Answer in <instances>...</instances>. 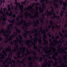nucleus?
Returning <instances> with one entry per match:
<instances>
[{"instance_id": "nucleus-1", "label": "nucleus", "mask_w": 67, "mask_h": 67, "mask_svg": "<svg viewBox=\"0 0 67 67\" xmlns=\"http://www.w3.org/2000/svg\"><path fill=\"white\" fill-rule=\"evenodd\" d=\"M45 1V0H41L40 1V2L41 3L43 2L42 3V10L40 9V13H42L43 11V10H44V8H45V3H44V2Z\"/></svg>"}, {"instance_id": "nucleus-2", "label": "nucleus", "mask_w": 67, "mask_h": 67, "mask_svg": "<svg viewBox=\"0 0 67 67\" xmlns=\"http://www.w3.org/2000/svg\"><path fill=\"white\" fill-rule=\"evenodd\" d=\"M15 1L14 4H16V6H16L15 9L16 10H18V5L20 6V3H17V0H15Z\"/></svg>"}, {"instance_id": "nucleus-3", "label": "nucleus", "mask_w": 67, "mask_h": 67, "mask_svg": "<svg viewBox=\"0 0 67 67\" xmlns=\"http://www.w3.org/2000/svg\"><path fill=\"white\" fill-rule=\"evenodd\" d=\"M25 31L26 32V33H24V34H23V35L24 36L25 38H26V37L27 36V34H26V33H28V32H29V34H31V32L29 31Z\"/></svg>"}, {"instance_id": "nucleus-4", "label": "nucleus", "mask_w": 67, "mask_h": 67, "mask_svg": "<svg viewBox=\"0 0 67 67\" xmlns=\"http://www.w3.org/2000/svg\"><path fill=\"white\" fill-rule=\"evenodd\" d=\"M46 34L45 32H44V35L43 36L44 37L43 40L44 41H45V42H46L47 43H48V42L47 41L46 39H46V38L47 37L46 36Z\"/></svg>"}, {"instance_id": "nucleus-5", "label": "nucleus", "mask_w": 67, "mask_h": 67, "mask_svg": "<svg viewBox=\"0 0 67 67\" xmlns=\"http://www.w3.org/2000/svg\"><path fill=\"white\" fill-rule=\"evenodd\" d=\"M6 14L7 15L9 16H12V11H10V13H9V12H7Z\"/></svg>"}, {"instance_id": "nucleus-6", "label": "nucleus", "mask_w": 67, "mask_h": 67, "mask_svg": "<svg viewBox=\"0 0 67 67\" xmlns=\"http://www.w3.org/2000/svg\"><path fill=\"white\" fill-rule=\"evenodd\" d=\"M55 1L56 2V1L58 2V0H55V1H54V5H55V7L56 8H57L58 7V5L56 3H55V2H54Z\"/></svg>"}, {"instance_id": "nucleus-7", "label": "nucleus", "mask_w": 67, "mask_h": 67, "mask_svg": "<svg viewBox=\"0 0 67 67\" xmlns=\"http://www.w3.org/2000/svg\"><path fill=\"white\" fill-rule=\"evenodd\" d=\"M9 64H10L11 65V66L12 65V62H11V59H10V61L9 62H8V64L7 65H5V67H8V66H9Z\"/></svg>"}, {"instance_id": "nucleus-8", "label": "nucleus", "mask_w": 67, "mask_h": 67, "mask_svg": "<svg viewBox=\"0 0 67 67\" xmlns=\"http://www.w3.org/2000/svg\"><path fill=\"white\" fill-rule=\"evenodd\" d=\"M33 44V46H35V47L34 48V49H35L36 50H37L38 49V48L37 47V46H35V42H32Z\"/></svg>"}, {"instance_id": "nucleus-9", "label": "nucleus", "mask_w": 67, "mask_h": 67, "mask_svg": "<svg viewBox=\"0 0 67 67\" xmlns=\"http://www.w3.org/2000/svg\"><path fill=\"white\" fill-rule=\"evenodd\" d=\"M53 14L55 18H56V19H57V18H58L59 19H60V17H59V16H56V14H55V13H53Z\"/></svg>"}, {"instance_id": "nucleus-10", "label": "nucleus", "mask_w": 67, "mask_h": 67, "mask_svg": "<svg viewBox=\"0 0 67 67\" xmlns=\"http://www.w3.org/2000/svg\"><path fill=\"white\" fill-rule=\"evenodd\" d=\"M42 15L43 17V18H42V19H40V21L41 22V23H43V20H44V14H42Z\"/></svg>"}, {"instance_id": "nucleus-11", "label": "nucleus", "mask_w": 67, "mask_h": 67, "mask_svg": "<svg viewBox=\"0 0 67 67\" xmlns=\"http://www.w3.org/2000/svg\"><path fill=\"white\" fill-rule=\"evenodd\" d=\"M63 4L64 7L62 8V9L63 10H65L66 9V5H64V4H65V3H64V2H63Z\"/></svg>"}, {"instance_id": "nucleus-12", "label": "nucleus", "mask_w": 67, "mask_h": 67, "mask_svg": "<svg viewBox=\"0 0 67 67\" xmlns=\"http://www.w3.org/2000/svg\"><path fill=\"white\" fill-rule=\"evenodd\" d=\"M38 41V42L40 43V44H42V43L41 42L42 41L41 40V37H40L39 38V40Z\"/></svg>"}, {"instance_id": "nucleus-13", "label": "nucleus", "mask_w": 67, "mask_h": 67, "mask_svg": "<svg viewBox=\"0 0 67 67\" xmlns=\"http://www.w3.org/2000/svg\"><path fill=\"white\" fill-rule=\"evenodd\" d=\"M15 30H16L17 31H17V32L18 33H20V32H21V31L19 29L17 28V27L16 26L15 27Z\"/></svg>"}, {"instance_id": "nucleus-14", "label": "nucleus", "mask_w": 67, "mask_h": 67, "mask_svg": "<svg viewBox=\"0 0 67 67\" xmlns=\"http://www.w3.org/2000/svg\"><path fill=\"white\" fill-rule=\"evenodd\" d=\"M29 14H30L31 15L30 16V18L32 20H34V18H36V17H35V16H34V17H33V16L30 13H29Z\"/></svg>"}, {"instance_id": "nucleus-15", "label": "nucleus", "mask_w": 67, "mask_h": 67, "mask_svg": "<svg viewBox=\"0 0 67 67\" xmlns=\"http://www.w3.org/2000/svg\"><path fill=\"white\" fill-rule=\"evenodd\" d=\"M10 20H8V22H10L11 23H14V22H15V21H14V20L13 19H12L10 21Z\"/></svg>"}, {"instance_id": "nucleus-16", "label": "nucleus", "mask_w": 67, "mask_h": 67, "mask_svg": "<svg viewBox=\"0 0 67 67\" xmlns=\"http://www.w3.org/2000/svg\"><path fill=\"white\" fill-rule=\"evenodd\" d=\"M8 11H11V8L10 7V5H8Z\"/></svg>"}, {"instance_id": "nucleus-17", "label": "nucleus", "mask_w": 67, "mask_h": 67, "mask_svg": "<svg viewBox=\"0 0 67 67\" xmlns=\"http://www.w3.org/2000/svg\"><path fill=\"white\" fill-rule=\"evenodd\" d=\"M59 34L60 36H61V37H62L63 38L61 39V40H63V34L61 33L60 32H59Z\"/></svg>"}, {"instance_id": "nucleus-18", "label": "nucleus", "mask_w": 67, "mask_h": 67, "mask_svg": "<svg viewBox=\"0 0 67 67\" xmlns=\"http://www.w3.org/2000/svg\"><path fill=\"white\" fill-rule=\"evenodd\" d=\"M26 0H25V1H24L21 2V3L22 4H25L26 3Z\"/></svg>"}, {"instance_id": "nucleus-19", "label": "nucleus", "mask_w": 67, "mask_h": 67, "mask_svg": "<svg viewBox=\"0 0 67 67\" xmlns=\"http://www.w3.org/2000/svg\"><path fill=\"white\" fill-rule=\"evenodd\" d=\"M10 40L12 41V38H10L9 40H8L7 41H4V43H7V42H8V41H10Z\"/></svg>"}, {"instance_id": "nucleus-20", "label": "nucleus", "mask_w": 67, "mask_h": 67, "mask_svg": "<svg viewBox=\"0 0 67 67\" xmlns=\"http://www.w3.org/2000/svg\"><path fill=\"white\" fill-rule=\"evenodd\" d=\"M59 53H61V54H63V53H64V54H66L67 53L66 51H65L64 50L63 51H62L61 52H59Z\"/></svg>"}, {"instance_id": "nucleus-21", "label": "nucleus", "mask_w": 67, "mask_h": 67, "mask_svg": "<svg viewBox=\"0 0 67 67\" xmlns=\"http://www.w3.org/2000/svg\"><path fill=\"white\" fill-rule=\"evenodd\" d=\"M67 30H65V32H66V33H65V34H66L64 35V36L65 37H67V34H66V33H67Z\"/></svg>"}, {"instance_id": "nucleus-22", "label": "nucleus", "mask_w": 67, "mask_h": 67, "mask_svg": "<svg viewBox=\"0 0 67 67\" xmlns=\"http://www.w3.org/2000/svg\"><path fill=\"white\" fill-rule=\"evenodd\" d=\"M3 35H4V36H5V37H8L9 36V34H8L7 35H5V33H4Z\"/></svg>"}, {"instance_id": "nucleus-23", "label": "nucleus", "mask_w": 67, "mask_h": 67, "mask_svg": "<svg viewBox=\"0 0 67 67\" xmlns=\"http://www.w3.org/2000/svg\"><path fill=\"white\" fill-rule=\"evenodd\" d=\"M63 12H64V11H62V12H61V13L60 14V15L61 16H63Z\"/></svg>"}, {"instance_id": "nucleus-24", "label": "nucleus", "mask_w": 67, "mask_h": 67, "mask_svg": "<svg viewBox=\"0 0 67 67\" xmlns=\"http://www.w3.org/2000/svg\"><path fill=\"white\" fill-rule=\"evenodd\" d=\"M16 17V15L14 14L13 15V19H15Z\"/></svg>"}, {"instance_id": "nucleus-25", "label": "nucleus", "mask_w": 67, "mask_h": 67, "mask_svg": "<svg viewBox=\"0 0 67 67\" xmlns=\"http://www.w3.org/2000/svg\"><path fill=\"white\" fill-rule=\"evenodd\" d=\"M47 13H48L47 15L48 16V15H52V14H51V13H49V12H48V11H47Z\"/></svg>"}, {"instance_id": "nucleus-26", "label": "nucleus", "mask_w": 67, "mask_h": 67, "mask_svg": "<svg viewBox=\"0 0 67 67\" xmlns=\"http://www.w3.org/2000/svg\"><path fill=\"white\" fill-rule=\"evenodd\" d=\"M52 59H54V60H57V58H56V57H55V56H53V57H52Z\"/></svg>"}, {"instance_id": "nucleus-27", "label": "nucleus", "mask_w": 67, "mask_h": 67, "mask_svg": "<svg viewBox=\"0 0 67 67\" xmlns=\"http://www.w3.org/2000/svg\"><path fill=\"white\" fill-rule=\"evenodd\" d=\"M53 66H54L55 67H56V66L57 65V64L56 63V62H55V64L53 63Z\"/></svg>"}, {"instance_id": "nucleus-28", "label": "nucleus", "mask_w": 67, "mask_h": 67, "mask_svg": "<svg viewBox=\"0 0 67 67\" xmlns=\"http://www.w3.org/2000/svg\"><path fill=\"white\" fill-rule=\"evenodd\" d=\"M15 35H13L12 36H11V37H15V36H16L17 35L16 34V33L15 32L14 33Z\"/></svg>"}, {"instance_id": "nucleus-29", "label": "nucleus", "mask_w": 67, "mask_h": 67, "mask_svg": "<svg viewBox=\"0 0 67 67\" xmlns=\"http://www.w3.org/2000/svg\"><path fill=\"white\" fill-rule=\"evenodd\" d=\"M50 24L51 25H52L53 24V23L52 21H51L50 22Z\"/></svg>"}, {"instance_id": "nucleus-30", "label": "nucleus", "mask_w": 67, "mask_h": 67, "mask_svg": "<svg viewBox=\"0 0 67 67\" xmlns=\"http://www.w3.org/2000/svg\"><path fill=\"white\" fill-rule=\"evenodd\" d=\"M48 35L49 37H52V35H51V34L50 33H48Z\"/></svg>"}, {"instance_id": "nucleus-31", "label": "nucleus", "mask_w": 67, "mask_h": 67, "mask_svg": "<svg viewBox=\"0 0 67 67\" xmlns=\"http://www.w3.org/2000/svg\"><path fill=\"white\" fill-rule=\"evenodd\" d=\"M36 31H37V30L35 28V31H34V30H33V31L32 32V33H34V32H35Z\"/></svg>"}, {"instance_id": "nucleus-32", "label": "nucleus", "mask_w": 67, "mask_h": 67, "mask_svg": "<svg viewBox=\"0 0 67 67\" xmlns=\"http://www.w3.org/2000/svg\"><path fill=\"white\" fill-rule=\"evenodd\" d=\"M8 58H7L6 59L7 60H9V59H10V54H9L8 55Z\"/></svg>"}, {"instance_id": "nucleus-33", "label": "nucleus", "mask_w": 67, "mask_h": 67, "mask_svg": "<svg viewBox=\"0 0 67 67\" xmlns=\"http://www.w3.org/2000/svg\"><path fill=\"white\" fill-rule=\"evenodd\" d=\"M2 2V3H5V1H4V0H0Z\"/></svg>"}, {"instance_id": "nucleus-34", "label": "nucleus", "mask_w": 67, "mask_h": 67, "mask_svg": "<svg viewBox=\"0 0 67 67\" xmlns=\"http://www.w3.org/2000/svg\"><path fill=\"white\" fill-rule=\"evenodd\" d=\"M10 26H7V29H8V31H10Z\"/></svg>"}, {"instance_id": "nucleus-35", "label": "nucleus", "mask_w": 67, "mask_h": 67, "mask_svg": "<svg viewBox=\"0 0 67 67\" xmlns=\"http://www.w3.org/2000/svg\"><path fill=\"white\" fill-rule=\"evenodd\" d=\"M17 61H18V63H23V62H22V61L20 62L19 61V60L18 59H17Z\"/></svg>"}, {"instance_id": "nucleus-36", "label": "nucleus", "mask_w": 67, "mask_h": 67, "mask_svg": "<svg viewBox=\"0 0 67 67\" xmlns=\"http://www.w3.org/2000/svg\"><path fill=\"white\" fill-rule=\"evenodd\" d=\"M10 46H9L8 47V48H7L5 49V50L7 51H8V49H10Z\"/></svg>"}, {"instance_id": "nucleus-37", "label": "nucleus", "mask_w": 67, "mask_h": 67, "mask_svg": "<svg viewBox=\"0 0 67 67\" xmlns=\"http://www.w3.org/2000/svg\"><path fill=\"white\" fill-rule=\"evenodd\" d=\"M15 45L16 46V48H18V45L16 44H15Z\"/></svg>"}, {"instance_id": "nucleus-38", "label": "nucleus", "mask_w": 67, "mask_h": 67, "mask_svg": "<svg viewBox=\"0 0 67 67\" xmlns=\"http://www.w3.org/2000/svg\"><path fill=\"white\" fill-rule=\"evenodd\" d=\"M42 59H43V58H41L39 60V61H40V62H42Z\"/></svg>"}, {"instance_id": "nucleus-39", "label": "nucleus", "mask_w": 67, "mask_h": 67, "mask_svg": "<svg viewBox=\"0 0 67 67\" xmlns=\"http://www.w3.org/2000/svg\"><path fill=\"white\" fill-rule=\"evenodd\" d=\"M40 3H36V5H40Z\"/></svg>"}, {"instance_id": "nucleus-40", "label": "nucleus", "mask_w": 67, "mask_h": 67, "mask_svg": "<svg viewBox=\"0 0 67 67\" xmlns=\"http://www.w3.org/2000/svg\"><path fill=\"white\" fill-rule=\"evenodd\" d=\"M10 44H11V45H12L13 44V42L11 41L10 42Z\"/></svg>"}, {"instance_id": "nucleus-41", "label": "nucleus", "mask_w": 67, "mask_h": 67, "mask_svg": "<svg viewBox=\"0 0 67 67\" xmlns=\"http://www.w3.org/2000/svg\"><path fill=\"white\" fill-rule=\"evenodd\" d=\"M20 10H21V12H24V11L23 10V8H20Z\"/></svg>"}, {"instance_id": "nucleus-42", "label": "nucleus", "mask_w": 67, "mask_h": 67, "mask_svg": "<svg viewBox=\"0 0 67 67\" xmlns=\"http://www.w3.org/2000/svg\"><path fill=\"white\" fill-rule=\"evenodd\" d=\"M52 27L53 30H54V29L55 28V26H53L52 25Z\"/></svg>"}, {"instance_id": "nucleus-43", "label": "nucleus", "mask_w": 67, "mask_h": 67, "mask_svg": "<svg viewBox=\"0 0 67 67\" xmlns=\"http://www.w3.org/2000/svg\"><path fill=\"white\" fill-rule=\"evenodd\" d=\"M3 10L4 12H5L7 10V9L5 8H4L3 9Z\"/></svg>"}, {"instance_id": "nucleus-44", "label": "nucleus", "mask_w": 67, "mask_h": 67, "mask_svg": "<svg viewBox=\"0 0 67 67\" xmlns=\"http://www.w3.org/2000/svg\"><path fill=\"white\" fill-rule=\"evenodd\" d=\"M46 29H47V30H45V31L46 32H47L48 31V29L47 28V27L45 28Z\"/></svg>"}, {"instance_id": "nucleus-45", "label": "nucleus", "mask_w": 67, "mask_h": 67, "mask_svg": "<svg viewBox=\"0 0 67 67\" xmlns=\"http://www.w3.org/2000/svg\"><path fill=\"white\" fill-rule=\"evenodd\" d=\"M33 53H34V55H35V56H36V54H35V52L34 51H33Z\"/></svg>"}, {"instance_id": "nucleus-46", "label": "nucleus", "mask_w": 67, "mask_h": 67, "mask_svg": "<svg viewBox=\"0 0 67 67\" xmlns=\"http://www.w3.org/2000/svg\"><path fill=\"white\" fill-rule=\"evenodd\" d=\"M16 20L18 22H19V18L17 17Z\"/></svg>"}, {"instance_id": "nucleus-47", "label": "nucleus", "mask_w": 67, "mask_h": 67, "mask_svg": "<svg viewBox=\"0 0 67 67\" xmlns=\"http://www.w3.org/2000/svg\"><path fill=\"white\" fill-rule=\"evenodd\" d=\"M18 17H19V18H22V19L23 18V15H21V16H19Z\"/></svg>"}, {"instance_id": "nucleus-48", "label": "nucleus", "mask_w": 67, "mask_h": 67, "mask_svg": "<svg viewBox=\"0 0 67 67\" xmlns=\"http://www.w3.org/2000/svg\"><path fill=\"white\" fill-rule=\"evenodd\" d=\"M0 59L1 60H1H0V62H3V60H2V59L0 57Z\"/></svg>"}, {"instance_id": "nucleus-49", "label": "nucleus", "mask_w": 67, "mask_h": 67, "mask_svg": "<svg viewBox=\"0 0 67 67\" xmlns=\"http://www.w3.org/2000/svg\"><path fill=\"white\" fill-rule=\"evenodd\" d=\"M29 7H28L27 8H25L24 9V10H28V9H29Z\"/></svg>"}, {"instance_id": "nucleus-50", "label": "nucleus", "mask_w": 67, "mask_h": 67, "mask_svg": "<svg viewBox=\"0 0 67 67\" xmlns=\"http://www.w3.org/2000/svg\"><path fill=\"white\" fill-rule=\"evenodd\" d=\"M48 0H46V3L48 4V3H49V2L48 1Z\"/></svg>"}, {"instance_id": "nucleus-51", "label": "nucleus", "mask_w": 67, "mask_h": 67, "mask_svg": "<svg viewBox=\"0 0 67 67\" xmlns=\"http://www.w3.org/2000/svg\"><path fill=\"white\" fill-rule=\"evenodd\" d=\"M21 21H22L23 22H26V21H25V20H23V19H21Z\"/></svg>"}, {"instance_id": "nucleus-52", "label": "nucleus", "mask_w": 67, "mask_h": 67, "mask_svg": "<svg viewBox=\"0 0 67 67\" xmlns=\"http://www.w3.org/2000/svg\"><path fill=\"white\" fill-rule=\"evenodd\" d=\"M67 26V23H66V24L64 26L65 27H66Z\"/></svg>"}, {"instance_id": "nucleus-53", "label": "nucleus", "mask_w": 67, "mask_h": 67, "mask_svg": "<svg viewBox=\"0 0 67 67\" xmlns=\"http://www.w3.org/2000/svg\"><path fill=\"white\" fill-rule=\"evenodd\" d=\"M23 66L24 67H26V64H23Z\"/></svg>"}, {"instance_id": "nucleus-54", "label": "nucleus", "mask_w": 67, "mask_h": 67, "mask_svg": "<svg viewBox=\"0 0 67 67\" xmlns=\"http://www.w3.org/2000/svg\"><path fill=\"white\" fill-rule=\"evenodd\" d=\"M28 24L29 25H31V24H33V23H28Z\"/></svg>"}, {"instance_id": "nucleus-55", "label": "nucleus", "mask_w": 67, "mask_h": 67, "mask_svg": "<svg viewBox=\"0 0 67 67\" xmlns=\"http://www.w3.org/2000/svg\"><path fill=\"white\" fill-rule=\"evenodd\" d=\"M49 41L50 43H52V40L51 39L49 40Z\"/></svg>"}, {"instance_id": "nucleus-56", "label": "nucleus", "mask_w": 67, "mask_h": 67, "mask_svg": "<svg viewBox=\"0 0 67 67\" xmlns=\"http://www.w3.org/2000/svg\"><path fill=\"white\" fill-rule=\"evenodd\" d=\"M34 27H36L37 26V24H34Z\"/></svg>"}, {"instance_id": "nucleus-57", "label": "nucleus", "mask_w": 67, "mask_h": 67, "mask_svg": "<svg viewBox=\"0 0 67 67\" xmlns=\"http://www.w3.org/2000/svg\"><path fill=\"white\" fill-rule=\"evenodd\" d=\"M62 32L63 33H65V30H64V29H62Z\"/></svg>"}, {"instance_id": "nucleus-58", "label": "nucleus", "mask_w": 67, "mask_h": 67, "mask_svg": "<svg viewBox=\"0 0 67 67\" xmlns=\"http://www.w3.org/2000/svg\"><path fill=\"white\" fill-rule=\"evenodd\" d=\"M18 37H20V38H22V37L20 35H19L18 36Z\"/></svg>"}, {"instance_id": "nucleus-59", "label": "nucleus", "mask_w": 67, "mask_h": 67, "mask_svg": "<svg viewBox=\"0 0 67 67\" xmlns=\"http://www.w3.org/2000/svg\"><path fill=\"white\" fill-rule=\"evenodd\" d=\"M18 58H21V56L20 55H19L18 57Z\"/></svg>"}, {"instance_id": "nucleus-60", "label": "nucleus", "mask_w": 67, "mask_h": 67, "mask_svg": "<svg viewBox=\"0 0 67 67\" xmlns=\"http://www.w3.org/2000/svg\"><path fill=\"white\" fill-rule=\"evenodd\" d=\"M2 31H3V32H4V29H2V30L1 31V32H2Z\"/></svg>"}, {"instance_id": "nucleus-61", "label": "nucleus", "mask_w": 67, "mask_h": 67, "mask_svg": "<svg viewBox=\"0 0 67 67\" xmlns=\"http://www.w3.org/2000/svg\"><path fill=\"white\" fill-rule=\"evenodd\" d=\"M5 24V22H3L2 23V24H3V25H4Z\"/></svg>"}, {"instance_id": "nucleus-62", "label": "nucleus", "mask_w": 67, "mask_h": 67, "mask_svg": "<svg viewBox=\"0 0 67 67\" xmlns=\"http://www.w3.org/2000/svg\"><path fill=\"white\" fill-rule=\"evenodd\" d=\"M38 51L39 52V53H41V52H40V49H38Z\"/></svg>"}, {"instance_id": "nucleus-63", "label": "nucleus", "mask_w": 67, "mask_h": 67, "mask_svg": "<svg viewBox=\"0 0 67 67\" xmlns=\"http://www.w3.org/2000/svg\"><path fill=\"white\" fill-rule=\"evenodd\" d=\"M56 38H59V36L58 35L56 37Z\"/></svg>"}, {"instance_id": "nucleus-64", "label": "nucleus", "mask_w": 67, "mask_h": 67, "mask_svg": "<svg viewBox=\"0 0 67 67\" xmlns=\"http://www.w3.org/2000/svg\"><path fill=\"white\" fill-rule=\"evenodd\" d=\"M14 58L15 59H17V58H17V57H15Z\"/></svg>"}]
</instances>
